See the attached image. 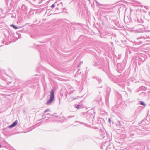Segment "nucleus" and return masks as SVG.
Segmentation results:
<instances>
[{"label": "nucleus", "mask_w": 150, "mask_h": 150, "mask_svg": "<svg viewBox=\"0 0 150 150\" xmlns=\"http://www.w3.org/2000/svg\"><path fill=\"white\" fill-rule=\"evenodd\" d=\"M54 91L53 90H52L51 92L50 98L48 101L46 103L47 105H48L51 103L54 99Z\"/></svg>", "instance_id": "f257e3e1"}, {"label": "nucleus", "mask_w": 150, "mask_h": 150, "mask_svg": "<svg viewBox=\"0 0 150 150\" xmlns=\"http://www.w3.org/2000/svg\"><path fill=\"white\" fill-rule=\"evenodd\" d=\"M17 123L18 121L16 120L12 124L9 126V127L10 128L16 126L17 124Z\"/></svg>", "instance_id": "f03ea898"}, {"label": "nucleus", "mask_w": 150, "mask_h": 150, "mask_svg": "<svg viewBox=\"0 0 150 150\" xmlns=\"http://www.w3.org/2000/svg\"><path fill=\"white\" fill-rule=\"evenodd\" d=\"M10 26L13 27L14 29H18V27L13 25H10Z\"/></svg>", "instance_id": "7ed1b4c3"}, {"label": "nucleus", "mask_w": 150, "mask_h": 150, "mask_svg": "<svg viewBox=\"0 0 150 150\" xmlns=\"http://www.w3.org/2000/svg\"><path fill=\"white\" fill-rule=\"evenodd\" d=\"M50 110L49 109H47L45 110L44 111L45 113H46L47 112H50Z\"/></svg>", "instance_id": "20e7f679"}, {"label": "nucleus", "mask_w": 150, "mask_h": 150, "mask_svg": "<svg viewBox=\"0 0 150 150\" xmlns=\"http://www.w3.org/2000/svg\"><path fill=\"white\" fill-rule=\"evenodd\" d=\"M141 104L142 105H144V106H145L146 105L143 102H141Z\"/></svg>", "instance_id": "39448f33"}, {"label": "nucleus", "mask_w": 150, "mask_h": 150, "mask_svg": "<svg viewBox=\"0 0 150 150\" xmlns=\"http://www.w3.org/2000/svg\"><path fill=\"white\" fill-rule=\"evenodd\" d=\"M55 5H54V4H53V5H52L51 6V7H52V8H54V7H55Z\"/></svg>", "instance_id": "423d86ee"}, {"label": "nucleus", "mask_w": 150, "mask_h": 150, "mask_svg": "<svg viewBox=\"0 0 150 150\" xmlns=\"http://www.w3.org/2000/svg\"><path fill=\"white\" fill-rule=\"evenodd\" d=\"M109 122H110V123H111V119H110V118H109Z\"/></svg>", "instance_id": "0eeeda50"}, {"label": "nucleus", "mask_w": 150, "mask_h": 150, "mask_svg": "<svg viewBox=\"0 0 150 150\" xmlns=\"http://www.w3.org/2000/svg\"><path fill=\"white\" fill-rule=\"evenodd\" d=\"M79 107H80V106H79V105H78V106L76 107V108H77V109H79Z\"/></svg>", "instance_id": "6e6552de"}]
</instances>
